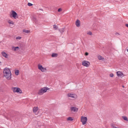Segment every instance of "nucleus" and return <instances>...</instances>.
Here are the masks:
<instances>
[{"label":"nucleus","mask_w":128,"mask_h":128,"mask_svg":"<svg viewBox=\"0 0 128 128\" xmlns=\"http://www.w3.org/2000/svg\"><path fill=\"white\" fill-rule=\"evenodd\" d=\"M3 73L4 76L8 80L11 79L12 74L9 68H5L3 70Z\"/></svg>","instance_id":"obj_1"},{"label":"nucleus","mask_w":128,"mask_h":128,"mask_svg":"<svg viewBox=\"0 0 128 128\" xmlns=\"http://www.w3.org/2000/svg\"><path fill=\"white\" fill-rule=\"evenodd\" d=\"M10 16V17L13 18L15 19L18 18V16L17 13L13 10L11 11Z\"/></svg>","instance_id":"obj_2"},{"label":"nucleus","mask_w":128,"mask_h":128,"mask_svg":"<svg viewBox=\"0 0 128 128\" xmlns=\"http://www.w3.org/2000/svg\"><path fill=\"white\" fill-rule=\"evenodd\" d=\"M38 69L42 72H46L48 70L46 67H44L41 64H39L38 66Z\"/></svg>","instance_id":"obj_3"},{"label":"nucleus","mask_w":128,"mask_h":128,"mask_svg":"<svg viewBox=\"0 0 128 128\" xmlns=\"http://www.w3.org/2000/svg\"><path fill=\"white\" fill-rule=\"evenodd\" d=\"M87 120V118L86 117L82 116L81 117L80 121L82 122V125H84L85 124H86Z\"/></svg>","instance_id":"obj_4"},{"label":"nucleus","mask_w":128,"mask_h":128,"mask_svg":"<svg viewBox=\"0 0 128 128\" xmlns=\"http://www.w3.org/2000/svg\"><path fill=\"white\" fill-rule=\"evenodd\" d=\"M82 65L84 66L88 67L90 65V62L86 60H84L82 62Z\"/></svg>","instance_id":"obj_5"},{"label":"nucleus","mask_w":128,"mask_h":128,"mask_svg":"<svg viewBox=\"0 0 128 128\" xmlns=\"http://www.w3.org/2000/svg\"><path fill=\"white\" fill-rule=\"evenodd\" d=\"M50 88H41L39 90L38 94L40 95L46 92L47 90H49Z\"/></svg>","instance_id":"obj_6"},{"label":"nucleus","mask_w":128,"mask_h":128,"mask_svg":"<svg viewBox=\"0 0 128 128\" xmlns=\"http://www.w3.org/2000/svg\"><path fill=\"white\" fill-rule=\"evenodd\" d=\"M67 96L68 97H70L74 98H76L77 97L76 95L75 94L68 93V94Z\"/></svg>","instance_id":"obj_7"},{"label":"nucleus","mask_w":128,"mask_h":128,"mask_svg":"<svg viewBox=\"0 0 128 128\" xmlns=\"http://www.w3.org/2000/svg\"><path fill=\"white\" fill-rule=\"evenodd\" d=\"M13 91L14 92H16L17 93H22V92L20 88H12Z\"/></svg>","instance_id":"obj_8"},{"label":"nucleus","mask_w":128,"mask_h":128,"mask_svg":"<svg viewBox=\"0 0 128 128\" xmlns=\"http://www.w3.org/2000/svg\"><path fill=\"white\" fill-rule=\"evenodd\" d=\"M2 56L6 58H8L9 56L8 54L4 51L2 52L1 53Z\"/></svg>","instance_id":"obj_9"},{"label":"nucleus","mask_w":128,"mask_h":128,"mask_svg":"<svg viewBox=\"0 0 128 128\" xmlns=\"http://www.w3.org/2000/svg\"><path fill=\"white\" fill-rule=\"evenodd\" d=\"M116 74L117 76L118 77H122L124 76L122 72L120 71H118L117 72Z\"/></svg>","instance_id":"obj_10"},{"label":"nucleus","mask_w":128,"mask_h":128,"mask_svg":"<svg viewBox=\"0 0 128 128\" xmlns=\"http://www.w3.org/2000/svg\"><path fill=\"white\" fill-rule=\"evenodd\" d=\"M76 25L78 27H79L80 26V21L77 19L76 22Z\"/></svg>","instance_id":"obj_11"},{"label":"nucleus","mask_w":128,"mask_h":128,"mask_svg":"<svg viewBox=\"0 0 128 128\" xmlns=\"http://www.w3.org/2000/svg\"><path fill=\"white\" fill-rule=\"evenodd\" d=\"M12 50L14 51H16L19 50V48L18 46L15 47L12 46Z\"/></svg>","instance_id":"obj_12"},{"label":"nucleus","mask_w":128,"mask_h":128,"mask_svg":"<svg viewBox=\"0 0 128 128\" xmlns=\"http://www.w3.org/2000/svg\"><path fill=\"white\" fill-rule=\"evenodd\" d=\"M71 111L74 112H77L78 110V108L75 107H72L70 108Z\"/></svg>","instance_id":"obj_13"},{"label":"nucleus","mask_w":128,"mask_h":128,"mask_svg":"<svg viewBox=\"0 0 128 128\" xmlns=\"http://www.w3.org/2000/svg\"><path fill=\"white\" fill-rule=\"evenodd\" d=\"M8 22L10 24H12V25H14V22L10 20H8Z\"/></svg>","instance_id":"obj_14"},{"label":"nucleus","mask_w":128,"mask_h":128,"mask_svg":"<svg viewBox=\"0 0 128 128\" xmlns=\"http://www.w3.org/2000/svg\"><path fill=\"white\" fill-rule=\"evenodd\" d=\"M38 108L37 107H34L33 108V111L34 112L36 113L38 110Z\"/></svg>","instance_id":"obj_15"},{"label":"nucleus","mask_w":128,"mask_h":128,"mask_svg":"<svg viewBox=\"0 0 128 128\" xmlns=\"http://www.w3.org/2000/svg\"><path fill=\"white\" fill-rule=\"evenodd\" d=\"M98 58L99 60H102L103 61L104 60V58L100 56H98Z\"/></svg>","instance_id":"obj_16"},{"label":"nucleus","mask_w":128,"mask_h":128,"mask_svg":"<svg viewBox=\"0 0 128 128\" xmlns=\"http://www.w3.org/2000/svg\"><path fill=\"white\" fill-rule=\"evenodd\" d=\"M58 56V54H57L54 53L52 55V57H56Z\"/></svg>","instance_id":"obj_17"},{"label":"nucleus","mask_w":128,"mask_h":128,"mask_svg":"<svg viewBox=\"0 0 128 128\" xmlns=\"http://www.w3.org/2000/svg\"><path fill=\"white\" fill-rule=\"evenodd\" d=\"M23 32L26 33H28L30 32V30H23Z\"/></svg>","instance_id":"obj_18"},{"label":"nucleus","mask_w":128,"mask_h":128,"mask_svg":"<svg viewBox=\"0 0 128 128\" xmlns=\"http://www.w3.org/2000/svg\"><path fill=\"white\" fill-rule=\"evenodd\" d=\"M67 120L68 121H72L73 120V119L71 117H69L67 118Z\"/></svg>","instance_id":"obj_19"},{"label":"nucleus","mask_w":128,"mask_h":128,"mask_svg":"<svg viewBox=\"0 0 128 128\" xmlns=\"http://www.w3.org/2000/svg\"><path fill=\"white\" fill-rule=\"evenodd\" d=\"M122 118L125 120L127 121L128 122V119L127 117L126 116H123L122 117Z\"/></svg>","instance_id":"obj_20"},{"label":"nucleus","mask_w":128,"mask_h":128,"mask_svg":"<svg viewBox=\"0 0 128 128\" xmlns=\"http://www.w3.org/2000/svg\"><path fill=\"white\" fill-rule=\"evenodd\" d=\"M87 34H88L91 35L92 34V32L90 31H89L87 32Z\"/></svg>","instance_id":"obj_21"},{"label":"nucleus","mask_w":128,"mask_h":128,"mask_svg":"<svg viewBox=\"0 0 128 128\" xmlns=\"http://www.w3.org/2000/svg\"><path fill=\"white\" fill-rule=\"evenodd\" d=\"M19 71L18 70H16L15 71V74L16 75H18L19 74Z\"/></svg>","instance_id":"obj_22"},{"label":"nucleus","mask_w":128,"mask_h":128,"mask_svg":"<svg viewBox=\"0 0 128 128\" xmlns=\"http://www.w3.org/2000/svg\"><path fill=\"white\" fill-rule=\"evenodd\" d=\"M22 37L20 36H18L16 38V39L17 40H19L21 39Z\"/></svg>","instance_id":"obj_23"},{"label":"nucleus","mask_w":128,"mask_h":128,"mask_svg":"<svg viewBox=\"0 0 128 128\" xmlns=\"http://www.w3.org/2000/svg\"><path fill=\"white\" fill-rule=\"evenodd\" d=\"M64 28H62L60 30V32L61 33H62L64 31Z\"/></svg>","instance_id":"obj_24"},{"label":"nucleus","mask_w":128,"mask_h":128,"mask_svg":"<svg viewBox=\"0 0 128 128\" xmlns=\"http://www.w3.org/2000/svg\"><path fill=\"white\" fill-rule=\"evenodd\" d=\"M53 28L55 30H56L57 29V27L56 25H54L53 26Z\"/></svg>","instance_id":"obj_25"},{"label":"nucleus","mask_w":128,"mask_h":128,"mask_svg":"<svg viewBox=\"0 0 128 128\" xmlns=\"http://www.w3.org/2000/svg\"><path fill=\"white\" fill-rule=\"evenodd\" d=\"M110 76L111 77H113L114 76V74L112 73H111L110 74Z\"/></svg>","instance_id":"obj_26"},{"label":"nucleus","mask_w":128,"mask_h":128,"mask_svg":"<svg viewBox=\"0 0 128 128\" xmlns=\"http://www.w3.org/2000/svg\"><path fill=\"white\" fill-rule=\"evenodd\" d=\"M28 6H32V4L29 2H28Z\"/></svg>","instance_id":"obj_27"},{"label":"nucleus","mask_w":128,"mask_h":128,"mask_svg":"<svg viewBox=\"0 0 128 128\" xmlns=\"http://www.w3.org/2000/svg\"><path fill=\"white\" fill-rule=\"evenodd\" d=\"M62 9L61 8H59L58 10V12H60L62 11Z\"/></svg>","instance_id":"obj_28"},{"label":"nucleus","mask_w":128,"mask_h":128,"mask_svg":"<svg viewBox=\"0 0 128 128\" xmlns=\"http://www.w3.org/2000/svg\"><path fill=\"white\" fill-rule=\"evenodd\" d=\"M85 54L86 56H88V53L87 52H86L85 53Z\"/></svg>","instance_id":"obj_29"},{"label":"nucleus","mask_w":128,"mask_h":128,"mask_svg":"<svg viewBox=\"0 0 128 128\" xmlns=\"http://www.w3.org/2000/svg\"><path fill=\"white\" fill-rule=\"evenodd\" d=\"M125 26L128 28V24H125Z\"/></svg>","instance_id":"obj_30"},{"label":"nucleus","mask_w":128,"mask_h":128,"mask_svg":"<svg viewBox=\"0 0 128 128\" xmlns=\"http://www.w3.org/2000/svg\"><path fill=\"white\" fill-rule=\"evenodd\" d=\"M126 50L127 51V52H128V49H126Z\"/></svg>","instance_id":"obj_31"},{"label":"nucleus","mask_w":128,"mask_h":128,"mask_svg":"<svg viewBox=\"0 0 128 128\" xmlns=\"http://www.w3.org/2000/svg\"><path fill=\"white\" fill-rule=\"evenodd\" d=\"M122 87L123 88H124V86H122Z\"/></svg>","instance_id":"obj_32"},{"label":"nucleus","mask_w":128,"mask_h":128,"mask_svg":"<svg viewBox=\"0 0 128 128\" xmlns=\"http://www.w3.org/2000/svg\"><path fill=\"white\" fill-rule=\"evenodd\" d=\"M1 62L0 61V64H1Z\"/></svg>","instance_id":"obj_33"},{"label":"nucleus","mask_w":128,"mask_h":128,"mask_svg":"<svg viewBox=\"0 0 128 128\" xmlns=\"http://www.w3.org/2000/svg\"><path fill=\"white\" fill-rule=\"evenodd\" d=\"M44 88H47L46 87H44Z\"/></svg>","instance_id":"obj_34"},{"label":"nucleus","mask_w":128,"mask_h":128,"mask_svg":"<svg viewBox=\"0 0 128 128\" xmlns=\"http://www.w3.org/2000/svg\"><path fill=\"white\" fill-rule=\"evenodd\" d=\"M14 88H16V87H14Z\"/></svg>","instance_id":"obj_35"}]
</instances>
